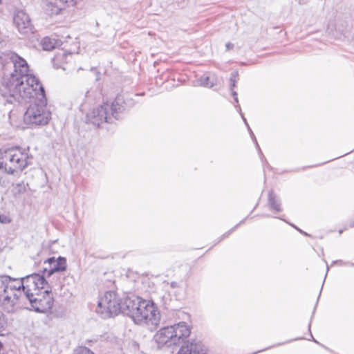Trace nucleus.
Here are the masks:
<instances>
[{
    "label": "nucleus",
    "mask_w": 354,
    "mask_h": 354,
    "mask_svg": "<svg viewBox=\"0 0 354 354\" xmlns=\"http://www.w3.org/2000/svg\"><path fill=\"white\" fill-rule=\"evenodd\" d=\"M124 315L130 317L136 324L156 328L160 321V313L152 300L136 295L124 297Z\"/></svg>",
    "instance_id": "7ed1b4c3"
},
{
    "label": "nucleus",
    "mask_w": 354,
    "mask_h": 354,
    "mask_svg": "<svg viewBox=\"0 0 354 354\" xmlns=\"http://www.w3.org/2000/svg\"><path fill=\"white\" fill-rule=\"evenodd\" d=\"M11 220L10 218L4 214H0V223L7 224L10 223Z\"/></svg>",
    "instance_id": "aec40b11"
},
{
    "label": "nucleus",
    "mask_w": 354,
    "mask_h": 354,
    "mask_svg": "<svg viewBox=\"0 0 354 354\" xmlns=\"http://www.w3.org/2000/svg\"><path fill=\"white\" fill-rule=\"evenodd\" d=\"M3 353H4L3 344L0 341V354H2Z\"/></svg>",
    "instance_id": "cd10ccee"
},
{
    "label": "nucleus",
    "mask_w": 354,
    "mask_h": 354,
    "mask_svg": "<svg viewBox=\"0 0 354 354\" xmlns=\"http://www.w3.org/2000/svg\"><path fill=\"white\" fill-rule=\"evenodd\" d=\"M291 226H292L294 228L297 229L300 233L307 236L308 234L304 231H302L301 230L299 229L298 227H297L295 225L293 224H290Z\"/></svg>",
    "instance_id": "bb28decb"
},
{
    "label": "nucleus",
    "mask_w": 354,
    "mask_h": 354,
    "mask_svg": "<svg viewBox=\"0 0 354 354\" xmlns=\"http://www.w3.org/2000/svg\"><path fill=\"white\" fill-rule=\"evenodd\" d=\"M24 115V122L30 128H37L48 124L51 120L52 113L47 104L45 90L40 86L37 95L32 96Z\"/></svg>",
    "instance_id": "20e7f679"
},
{
    "label": "nucleus",
    "mask_w": 354,
    "mask_h": 354,
    "mask_svg": "<svg viewBox=\"0 0 354 354\" xmlns=\"http://www.w3.org/2000/svg\"><path fill=\"white\" fill-rule=\"evenodd\" d=\"M177 354H208L207 348L201 342H191L183 345Z\"/></svg>",
    "instance_id": "ddd939ff"
},
{
    "label": "nucleus",
    "mask_w": 354,
    "mask_h": 354,
    "mask_svg": "<svg viewBox=\"0 0 354 354\" xmlns=\"http://www.w3.org/2000/svg\"><path fill=\"white\" fill-rule=\"evenodd\" d=\"M352 227H354V225H351Z\"/></svg>",
    "instance_id": "7c9ffc66"
},
{
    "label": "nucleus",
    "mask_w": 354,
    "mask_h": 354,
    "mask_svg": "<svg viewBox=\"0 0 354 354\" xmlns=\"http://www.w3.org/2000/svg\"><path fill=\"white\" fill-rule=\"evenodd\" d=\"M2 354H15L12 351H8L7 353H3Z\"/></svg>",
    "instance_id": "c85d7f7f"
},
{
    "label": "nucleus",
    "mask_w": 354,
    "mask_h": 354,
    "mask_svg": "<svg viewBox=\"0 0 354 354\" xmlns=\"http://www.w3.org/2000/svg\"><path fill=\"white\" fill-rule=\"evenodd\" d=\"M248 131H249V133H250V134L251 138L252 139V140H253V141H254V142L255 143L256 147H257V149H258V150H259V153H260L261 155H263V154H262V152H261V149H260V147H259V144H258V142H257V138H256V137H255V136H254V133L252 132V129H250V127H248Z\"/></svg>",
    "instance_id": "6ab92c4d"
},
{
    "label": "nucleus",
    "mask_w": 354,
    "mask_h": 354,
    "mask_svg": "<svg viewBox=\"0 0 354 354\" xmlns=\"http://www.w3.org/2000/svg\"><path fill=\"white\" fill-rule=\"evenodd\" d=\"M2 4V0H0V5Z\"/></svg>",
    "instance_id": "c756f323"
},
{
    "label": "nucleus",
    "mask_w": 354,
    "mask_h": 354,
    "mask_svg": "<svg viewBox=\"0 0 354 354\" xmlns=\"http://www.w3.org/2000/svg\"><path fill=\"white\" fill-rule=\"evenodd\" d=\"M78 0H45L44 8L48 15H58L66 7L75 6Z\"/></svg>",
    "instance_id": "f8f14e48"
},
{
    "label": "nucleus",
    "mask_w": 354,
    "mask_h": 354,
    "mask_svg": "<svg viewBox=\"0 0 354 354\" xmlns=\"http://www.w3.org/2000/svg\"><path fill=\"white\" fill-rule=\"evenodd\" d=\"M243 221H244V220L241 221L239 224H237L236 226H234V227H233L232 229H231V230H230L229 232H227V233L224 234L223 235V236L221 238L220 241H221V240H222V239H223V237H226L227 236H228V234H230L232 232H233V231H234V230L235 228H236V227H237V226H238L239 224H241V223H243Z\"/></svg>",
    "instance_id": "4be33fe9"
},
{
    "label": "nucleus",
    "mask_w": 354,
    "mask_h": 354,
    "mask_svg": "<svg viewBox=\"0 0 354 354\" xmlns=\"http://www.w3.org/2000/svg\"><path fill=\"white\" fill-rule=\"evenodd\" d=\"M236 107L238 109L239 111L240 112L241 115V117H242V118H243V122H245V125L247 126V127H250V126L248 125V122H247L246 119L245 118V117L243 116V113H241V109L240 106H239V104H237V105H236Z\"/></svg>",
    "instance_id": "5701e85b"
},
{
    "label": "nucleus",
    "mask_w": 354,
    "mask_h": 354,
    "mask_svg": "<svg viewBox=\"0 0 354 354\" xmlns=\"http://www.w3.org/2000/svg\"><path fill=\"white\" fill-rule=\"evenodd\" d=\"M73 354H95V353L86 346H79L74 351Z\"/></svg>",
    "instance_id": "a211bd4d"
},
{
    "label": "nucleus",
    "mask_w": 354,
    "mask_h": 354,
    "mask_svg": "<svg viewBox=\"0 0 354 354\" xmlns=\"http://www.w3.org/2000/svg\"><path fill=\"white\" fill-rule=\"evenodd\" d=\"M60 44L61 42L59 41L48 37H45L41 41V45L44 50H51Z\"/></svg>",
    "instance_id": "2eb2a0df"
},
{
    "label": "nucleus",
    "mask_w": 354,
    "mask_h": 354,
    "mask_svg": "<svg viewBox=\"0 0 354 354\" xmlns=\"http://www.w3.org/2000/svg\"><path fill=\"white\" fill-rule=\"evenodd\" d=\"M7 62L14 68L9 75H5L0 86V94L7 103L23 104L37 95L43 86L38 78L30 74L26 61L15 53L6 55Z\"/></svg>",
    "instance_id": "f257e3e1"
},
{
    "label": "nucleus",
    "mask_w": 354,
    "mask_h": 354,
    "mask_svg": "<svg viewBox=\"0 0 354 354\" xmlns=\"http://www.w3.org/2000/svg\"><path fill=\"white\" fill-rule=\"evenodd\" d=\"M225 46L227 50H231L234 48V44L230 42H228L226 44Z\"/></svg>",
    "instance_id": "a878e982"
},
{
    "label": "nucleus",
    "mask_w": 354,
    "mask_h": 354,
    "mask_svg": "<svg viewBox=\"0 0 354 354\" xmlns=\"http://www.w3.org/2000/svg\"><path fill=\"white\" fill-rule=\"evenodd\" d=\"M170 286L172 288H178L179 287V284H178V283L176 282V281H172V282L170 283Z\"/></svg>",
    "instance_id": "393cba45"
},
{
    "label": "nucleus",
    "mask_w": 354,
    "mask_h": 354,
    "mask_svg": "<svg viewBox=\"0 0 354 354\" xmlns=\"http://www.w3.org/2000/svg\"><path fill=\"white\" fill-rule=\"evenodd\" d=\"M6 324L5 317L2 313L0 312V331L3 328Z\"/></svg>",
    "instance_id": "412c9836"
},
{
    "label": "nucleus",
    "mask_w": 354,
    "mask_h": 354,
    "mask_svg": "<svg viewBox=\"0 0 354 354\" xmlns=\"http://www.w3.org/2000/svg\"><path fill=\"white\" fill-rule=\"evenodd\" d=\"M198 84L202 86L212 88L217 84V79L214 75H203L198 80Z\"/></svg>",
    "instance_id": "dca6fc26"
},
{
    "label": "nucleus",
    "mask_w": 354,
    "mask_h": 354,
    "mask_svg": "<svg viewBox=\"0 0 354 354\" xmlns=\"http://www.w3.org/2000/svg\"><path fill=\"white\" fill-rule=\"evenodd\" d=\"M268 205L270 208L275 212H281V200L274 193L272 190L270 191L268 194Z\"/></svg>",
    "instance_id": "4468645a"
},
{
    "label": "nucleus",
    "mask_w": 354,
    "mask_h": 354,
    "mask_svg": "<svg viewBox=\"0 0 354 354\" xmlns=\"http://www.w3.org/2000/svg\"><path fill=\"white\" fill-rule=\"evenodd\" d=\"M28 301L31 310L37 313H46L53 305V297L48 282L44 276L33 273L24 277L19 305Z\"/></svg>",
    "instance_id": "f03ea898"
},
{
    "label": "nucleus",
    "mask_w": 354,
    "mask_h": 354,
    "mask_svg": "<svg viewBox=\"0 0 354 354\" xmlns=\"http://www.w3.org/2000/svg\"><path fill=\"white\" fill-rule=\"evenodd\" d=\"M231 90H232V95L233 96L234 101L238 104L239 103L238 94L235 91L233 90V88Z\"/></svg>",
    "instance_id": "b1692460"
},
{
    "label": "nucleus",
    "mask_w": 354,
    "mask_h": 354,
    "mask_svg": "<svg viewBox=\"0 0 354 354\" xmlns=\"http://www.w3.org/2000/svg\"><path fill=\"white\" fill-rule=\"evenodd\" d=\"M13 21L19 32L24 35L32 33V25L30 17L24 10H17L13 18Z\"/></svg>",
    "instance_id": "9b49d317"
},
{
    "label": "nucleus",
    "mask_w": 354,
    "mask_h": 354,
    "mask_svg": "<svg viewBox=\"0 0 354 354\" xmlns=\"http://www.w3.org/2000/svg\"><path fill=\"white\" fill-rule=\"evenodd\" d=\"M124 298L121 300L114 291H106L100 297L96 312L102 318L106 319L119 313L124 314Z\"/></svg>",
    "instance_id": "1a4fd4ad"
},
{
    "label": "nucleus",
    "mask_w": 354,
    "mask_h": 354,
    "mask_svg": "<svg viewBox=\"0 0 354 354\" xmlns=\"http://www.w3.org/2000/svg\"><path fill=\"white\" fill-rule=\"evenodd\" d=\"M44 263L47 265L41 270V276H44V278L51 276L55 272L65 271L67 268L66 259L62 257H59L57 259L54 257H50L44 260Z\"/></svg>",
    "instance_id": "9d476101"
},
{
    "label": "nucleus",
    "mask_w": 354,
    "mask_h": 354,
    "mask_svg": "<svg viewBox=\"0 0 354 354\" xmlns=\"http://www.w3.org/2000/svg\"><path fill=\"white\" fill-rule=\"evenodd\" d=\"M24 277L13 278L8 275L0 276V306L19 305Z\"/></svg>",
    "instance_id": "6e6552de"
},
{
    "label": "nucleus",
    "mask_w": 354,
    "mask_h": 354,
    "mask_svg": "<svg viewBox=\"0 0 354 354\" xmlns=\"http://www.w3.org/2000/svg\"><path fill=\"white\" fill-rule=\"evenodd\" d=\"M191 333L190 328L185 322L161 328L153 336L158 348L170 347L179 345L187 338Z\"/></svg>",
    "instance_id": "423d86ee"
},
{
    "label": "nucleus",
    "mask_w": 354,
    "mask_h": 354,
    "mask_svg": "<svg viewBox=\"0 0 354 354\" xmlns=\"http://www.w3.org/2000/svg\"><path fill=\"white\" fill-rule=\"evenodd\" d=\"M238 76L239 73L237 71H234L231 73L230 78L231 89L236 86V84L238 81Z\"/></svg>",
    "instance_id": "f3484780"
},
{
    "label": "nucleus",
    "mask_w": 354,
    "mask_h": 354,
    "mask_svg": "<svg viewBox=\"0 0 354 354\" xmlns=\"http://www.w3.org/2000/svg\"><path fill=\"white\" fill-rule=\"evenodd\" d=\"M29 148L15 147L7 149L0 155V169L9 174H14L24 169L29 164Z\"/></svg>",
    "instance_id": "0eeeda50"
},
{
    "label": "nucleus",
    "mask_w": 354,
    "mask_h": 354,
    "mask_svg": "<svg viewBox=\"0 0 354 354\" xmlns=\"http://www.w3.org/2000/svg\"><path fill=\"white\" fill-rule=\"evenodd\" d=\"M126 106L124 96L118 95L111 104L104 102L93 108L86 114V122L96 127L104 122L111 123L113 119H119L120 114L125 111Z\"/></svg>",
    "instance_id": "39448f33"
}]
</instances>
